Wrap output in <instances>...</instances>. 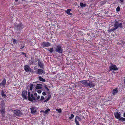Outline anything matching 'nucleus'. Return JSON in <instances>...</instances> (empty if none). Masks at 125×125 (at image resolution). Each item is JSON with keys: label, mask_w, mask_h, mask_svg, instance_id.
Returning <instances> with one entry per match:
<instances>
[{"label": "nucleus", "mask_w": 125, "mask_h": 125, "mask_svg": "<svg viewBox=\"0 0 125 125\" xmlns=\"http://www.w3.org/2000/svg\"><path fill=\"white\" fill-rule=\"evenodd\" d=\"M78 119L79 120L80 119V117H79L78 116H76L75 118V120H77V119Z\"/></svg>", "instance_id": "obj_30"}, {"label": "nucleus", "mask_w": 125, "mask_h": 125, "mask_svg": "<svg viewBox=\"0 0 125 125\" xmlns=\"http://www.w3.org/2000/svg\"><path fill=\"white\" fill-rule=\"evenodd\" d=\"M48 92V93H49V92H49V91Z\"/></svg>", "instance_id": "obj_50"}, {"label": "nucleus", "mask_w": 125, "mask_h": 125, "mask_svg": "<svg viewBox=\"0 0 125 125\" xmlns=\"http://www.w3.org/2000/svg\"><path fill=\"white\" fill-rule=\"evenodd\" d=\"M75 123L76 124V125H80L78 121L77 120H75Z\"/></svg>", "instance_id": "obj_33"}, {"label": "nucleus", "mask_w": 125, "mask_h": 125, "mask_svg": "<svg viewBox=\"0 0 125 125\" xmlns=\"http://www.w3.org/2000/svg\"><path fill=\"white\" fill-rule=\"evenodd\" d=\"M44 97L43 96H42L41 97L40 100L42 101L44 99Z\"/></svg>", "instance_id": "obj_34"}, {"label": "nucleus", "mask_w": 125, "mask_h": 125, "mask_svg": "<svg viewBox=\"0 0 125 125\" xmlns=\"http://www.w3.org/2000/svg\"><path fill=\"white\" fill-rule=\"evenodd\" d=\"M117 8H120V7L119 6H118L117 7Z\"/></svg>", "instance_id": "obj_48"}, {"label": "nucleus", "mask_w": 125, "mask_h": 125, "mask_svg": "<svg viewBox=\"0 0 125 125\" xmlns=\"http://www.w3.org/2000/svg\"><path fill=\"white\" fill-rule=\"evenodd\" d=\"M114 115L115 118L117 119H119L121 117V114L120 112H115L114 113Z\"/></svg>", "instance_id": "obj_8"}, {"label": "nucleus", "mask_w": 125, "mask_h": 125, "mask_svg": "<svg viewBox=\"0 0 125 125\" xmlns=\"http://www.w3.org/2000/svg\"><path fill=\"white\" fill-rule=\"evenodd\" d=\"M24 27V26L21 23H20L15 27V30L16 32L18 34H19L22 29Z\"/></svg>", "instance_id": "obj_2"}, {"label": "nucleus", "mask_w": 125, "mask_h": 125, "mask_svg": "<svg viewBox=\"0 0 125 125\" xmlns=\"http://www.w3.org/2000/svg\"><path fill=\"white\" fill-rule=\"evenodd\" d=\"M74 117V115H73V114H72L71 115V116L69 117V118L70 119H72Z\"/></svg>", "instance_id": "obj_28"}, {"label": "nucleus", "mask_w": 125, "mask_h": 125, "mask_svg": "<svg viewBox=\"0 0 125 125\" xmlns=\"http://www.w3.org/2000/svg\"><path fill=\"white\" fill-rule=\"evenodd\" d=\"M122 22L120 21H116L114 24V26L116 27L117 28H123Z\"/></svg>", "instance_id": "obj_3"}, {"label": "nucleus", "mask_w": 125, "mask_h": 125, "mask_svg": "<svg viewBox=\"0 0 125 125\" xmlns=\"http://www.w3.org/2000/svg\"><path fill=\"white\" fill-rule=\"evenodd\" d=\"M38 65L41 68H42L43 67V64L40 61H39Z\"/></svg>", "instance_id": "obj_20"}, {"label": "nucleus", "mask_w": 125, "mask_h": 125, "mask_svg": "<svg viewBox=\"0 0 125 125\" xmlns=\"http://www.w3.org/2000/svg\"><path fill=\"white\" fill-rule=\"evenodd\" d=\"M116 10L117 11H118L120 10V8H116Z\"/></svg>", "instance_id": "obj_40"}, {"label": "nucleus", "mask_w": 125, "mask_h": 125, "mask_svg": "<svg viewBox=\"0 0 125 125\" xmlns=\"http://www.w3.org/2000/svg\"><path fill=\"white\" fill-rule=\"evenodd\" d=\"M13 112L14 115L17 116H19L21 115L22 113L21 111L18 110H14Z\"/></svg>", "instance_id": "obj_7"}, {"label": "nucleus", "mask_w": 125, "mask_h": 125, "mask_svg": "<svg viewBox=\"0 0 125 125\" xmlns=\"http://www.w3.org/2000/svg\"><path fill=\"white\" fill-rule=\"evenodd\" d=\"M124 83L125 84V79H124Z\"/></svg>", "instance_id": "obj_47"}, {"label": "nucleus", "mask_w": 125, "mask_h": 125, "mask_svg": "<svg viewBox=\"0 0 125 125\" xmlns=\"http://www.w3.org/2000/svg\"><path fill=\"white\" fill-rule=\"evenodd\" d=\"M13 42L15 44L17 42V40H16L14 39H13Z\"/></svg>", "instance_id": "obj_32"}, {"label": "nucleus", "mask_w": 125, "mask_h": 125, "mask_svg": "<svg viewBox=\"0 0 125 125\" xmlns=\"http://www.w3.org/2000/svg\"><path fill=\"white\" fill-rule=\"evenodd\" d=\"M5 108H1L0 110V112L2 114V116L3 117H4L5 116Z\"/></svg>", "instance_id": "obj_12"}, {"label": "nucleus", "mask_w": 125, "mask_h": 125, "mask_svg": "<svg viewBox=\"0 0 125 125\" xmlns=\"http://www.w3.org/2000/svg\"><path fill=\"white\" fill-rule=\"evenodd\" d=\"M39 80L41 81L45 82V80L43 79V78L41 76H39L38 77Z\"/></svg>", "instance_id": "obj_18"}, {"label": "nucleus", "mask_w": 125, "mask_h": 125, "mask_svg": "<svg viewBox=\"0 0 125 125\" xmlns=\"http://www.w3.org/2000/svg\"><path fill=\"white\" fill-rule=\"evenodd\" d=\"M22 54L23 55H25V57H26V54L25 53H24L23 52H22Z\"/></svg>", "instance_id": "obj_42"}, {"label": "nucleus", "mask_w": 125, "mask_h": 125, "mask_svg": "<svg viewBox=\"0 0 125 125\" xmlns=\"http://www.w3.org/2000/svg\"><path fill=\"white\" fill-rule=\"evenodd\" d=\"M47 50L49 51L51 53H52L53 52V48H51L49 49H48Z\"/></svg>", "instance_id": "obj_23"}, {"label": "nucleus", "mask_w": 125, "mask_h": 125, "mask_svg": "<svg viewBox=\"0 0 125 125\" xmlns=\"http://www.w3.org/2000/svg\"><path fill=\"white\" fill-rule=\"evenodd\" d=\"M27 92L23 91L22 93V97L24 99H27V98L26 95H27Z\"/></svg>", "instance_id": "obj_11"}, {"label": "nucleus", "mask_w": 125, "mask_h": 125, "mask_svg": "<svg viewBox=\"0 0 125 125\" xmlns=\"http://www.w3.org/2000/svg\"><path fill=\"white\" fill-rule=\"evenodd\" d=\"M40 98V96H38L36 98V99L37 100L39 99Z\"/></svg>", "instance_id": "obj_38"}, {"label": "nucleus", "mask_w": 125, "mask_h": 125, "mask_svg": "<svg viewBox=\"0 0 125 125\" xmlns=\"http://www.w3.org/2000/svg\"><path fill=\"white\" fill-rule=\"evenodd\" d=\"M33 85L32 84H31L30 85V90H31L33 88Z\"/></svg>", "instance_id": "obj_29"}, {"label": "nucleus", "mask_w": 125, "mask_h": 125, "mask_svg": "<svg viewBox=\"0 0 125 125\" xmlns=\"http://www.w3.org/2000/svg\"><path fill=\"white\" fill-rule=\"evenodd\" d=\"M0 86H1V83L0 84Z\"/></svg>", "instance_id": "obj_49"}, {"label": "nucleus", "mask_w": 125, "mask_h": 125, "mask_svg": "<svg viewBox=\"0 0 125 125\" xmlns=\"http://www.w3.org/2000/svg\"><path fill=\"white\" fill-rule=\"evenodd\" d=\"M71 11V10L70 9H68L66 11V13L69 15H71L72 14L70 12Z\"/></svg>", "instance_id": "obj_19"}, {"label": "nucleus", "mask_w": 125, "mask_h": 125, "mask_svg": "<svg viewBox=\"0 0 125 125\" xmlns=\"http://www.w3.org/2000/svg\"><path fill=\"white\" fill-rule=\"evenodd\" d=\"M119 121H125V118L121 117L119 119Z\"/></svg>", "instance_id": "obj_24"}, {"label": "nucleus", "mask_w": 125, "mask_h": 125, "mask_svg": "<svg viewBox=\"0 0 125 125\" xmlns=\"http://www.w3.org/2000/svg\"><path fill=\"white\" fill-rule=\"evenodd\" d=\"M42 85L41 84H37L36 86V89H39L42 88Z\"/></svg>", "instance_id": "obj_17"}, {"label": "nucleus", "mask_w": 125, "mask_h": 125, "mask_svg": "<svg viewBox=\"0 0 125 125\" xmlns=\"http://www.w3.org/2000/svg\"><path fill=\"white\" fill-rule=\"evenodd\" d=\"M41 91L40 90H39L37 92L39 94H40L41 92Z\"/></svg>", "instance_id": "obj_39"}, {"label": "nucleus", "mask_w": 125, "mask_h": 125, "mask_svg": "<svg viewBox=\"0 0 125 125\" xmlns=\"http://www.w3.org/2000/svg\"><path fill=\"white\" fill-rule=\"evenodd\" d=\"M41 111L45 113V111L42 110V111Z\"/></svg>", "instance_id": "obj_45"}, {"label": "nucleus", "mask_w": 125, "mask_h": 125, "mask_svg": "<svg viewBox=\"0 0 125 125\" xmlns=\"http://www.w3.org/2000/svg\"><path fill=\"white\" fill-rule=\"evenodd\" d=\"M6 83V81L5 79L4 78L3 79L2 82L0 83L1 86H4L5 85Z\"/></svg>", "instance_id": "obj_16"}, {"label": "nucleus", "mask_w": 125, "mask_h": 125, "mask_svg": "<svg viewBox=\"0 0 125 125\" xmlns=\"http://www.w3.org/2000/svg\"><path fill=\"white\" fill-rule=\"evenodd\" d=\"M108 31L110 32H111L113 31L111 28V29H109L108 30Z\"/></svg>", "instance_id": "obj_36"}, {"label": "nucleus", "mask_w": 125, "mask_h": 125, "mask_svg": "<svg viewBox=\"0 0 125 125\" xmlns=\"http://www.w3.org/2000/svg\"><path fill=\"white\" fill-rule=\"evenodd\" d=\"M24 47V46H21L20 48L21 49H22Z\"/></svg>", "instance_id": "obj_43"}, {"label": "nucleus", "mask_w": 125, "mask_h": 125, "mask_svg": "<svg viewBox=\"0 0 125 125\" xmlns=\"http://www.w3.org/2000/svg\"><path fill=\"white\" fill-rule=\"evenodd\" d=\"M102 2H101V3H102Z\"/></svg>", "instance_id": "obj_51"}, {"label": "nucleus", "mask_w": 125, "mask_h": 125, "mask_svg": "<svg viewBox=\"0 0 125 125\" xmlns=\"http://www.w3.org/2000/svg\"><path fill=\"white\" fill-rule=\"evenodd\" d=\"M55 52L59 53H62L63 52V49L60 45H59L56 47Z\"/></svg>", "instance_id": "obj_5"}, {"label": "nucleus", "mask_w": 125, "mask_h": 125, "mask_svg": "<svg viewBox=\"0 0 125 125\" xmlns=\"http://www.w3.org/2000/svg\"><path fill=\"white\" fill-rule=\"evenodd\" d=\"M42 94L44 95H45L46 94V93L45 92H43L42 93Z\"/></svg>", "instance_id": "obj_41"}, {"label": "nucleus", "mask_w": 125, "mask_h": 125, "mask_svg": "<svg viewBox=\"0 0 125 125\" xmlns=\"http://www.w3.org/2000/svg\"><path fill=\"white\" fill-rule=\"evenodd\" d=\"M45 73L44 71H43V70L39 69H38L37 72H36V74H42V73Z\"/></svg>", "instance_id": "obj_13"}, {"label": "nucleus", "mask_w": 125, "mask_h": 125, "mask_svg": "<svg viewBox=\"0 0 125 125\" xmlns=\"http://www.w3.org/2000/svg\"><path fill=\"white\" fill-rule=\"evenodd\" d=\"M29 92L28 93V99L30 101H32L33 100L36 99V98L32 94H31L30 92H29V90H28Z\"/></svg>", "instance_id": "obj_4"}, {"label": "nucleus", "mask_w": 125, "mask_h": 125, "mask_svg": "<svg viewBox=\"0 0 125 125\" xmlns=\"http://www.w3.org/2000/svg\"><path fill=\"white\" fill-rule=\"evenodd\" d=\"M31 110V113L32 114L35 113L36 112V110L34 107H31L30 108Z\"/></svg>", "instance_id": "obj_15"}, {"label": "nucleus", "mask_w": 125, "mask_h": 125, "mask_svg": "<svg viewBox=\"0 0 125 125\" xmlns=\"http://www.w3.org/2000/svg\"><path fill=\"white\" fill-rule=\"evenodd\" d=\"M42 46L44 47H47L50 46V44L49 42H44L42 43L41 44Z\"/></svg>", "instance_id": "obj_10"}, {"label": "nucleus", "mask_w": 125, "mask_h": 125, "mask_svg": "<svg viewBox=\"0 0 125 125\" xmlns=\"http://www.w3.org/2000/svg\"><path fill=\"white\" fill-rule=\"evenodd\" d=\"M56 110L59 113H60L62 112V110L61 109H56Z\"/></svg>", "instance_id": "obj_25"}, {"label": "nucleus", "mask_w": 125, "mask_h": 125, "mask_svg": "<svg viewBox=\"0 0 125 125\" xmlns=\"http://www.w3.org/2000/svg\"><path fill=\"white\" fill-rule=\"evenodd\" d=\"M112 30L114 31V30H116V29H117V28L116 27H113L112 28Z\"/></svg>", "instance_id": "obj_31"}, {"label": "nucleus", "mask_w": 125, "mask_h": 125, "mask_svg": "<svg viewBox=\"0 0 125 125\" xmlns=\"http://www.w3.org/2000/svg\"><path fill=\"white\" fill-rule=\"evenodd\" d=\"M110 69V71H111L112 70H117L118 68L116 67V66L115 65L112 64L109 67Z\"/></svg>", "instance_id": "obj_9"}, {"label": "nucleus", "mask_w": 125, "mask_h": 125, "mask_svg": "<svg viewBox=\"0 0 125 125\" xmlns=\"http://www.w3.org/2000/svg\"><path fill=\"white\" fill-rule=\"evenodd\" d=\"M51 97V95H49L48 97L43 102H47L48 100H49L50 99Z\"/></svg>", "instance_id": "obj_22"}, {"label": "nucleus", "mask_w": 125, "mask_h": 125, "mask_svg": "<svg viewBox=\"0 0 125 125\" xmlns=\"http://www.w3.org/2000/svg\"><path fill=\"white\" fill-rule=\"evenodd\" d=\"M44 88L46 89L48 91H49V89L47 87L46 85H45L44 86Z\"/></svg>", "instance_id": "obj_35"}, {"label": "nucleus", "mask_w": 125, "mask_h": 125, "mask_svg": "<svg viewBox=\"0 0 125 125\" xmlns=\"http://www.w3.org/2000/svg\"><path fill=\"white\" fill-rule=\"evenodd\" d=\"M1 95L2 96L4 97H6V95L4 94V92L3 91H2Z\"/></svg>", "instance_id": "obj_27"}, {"label": "nucleus", "mask_w": 125, "mask_h": 125, "mask_svg": "<svg viewBox=\"0 0 125 125\" xmlns=\"http://www.w3.org/2000/svg\"><path fill=\"white\" fill-rule=\"evenodd\" d=\"M123 116L124 117H125V112L124 113Z\"/></svg>", "instance_id": "obj_44"}, {"label": "nucleus", "mask_w": 125, "mask_h": 125, "mask_svg": "<svg viewBox=\"0 0 125 125\" xmlns=\"http://www.w3.org/2000/svg\"><path fill=\"white\" fill-rule=\"evenodd\" d=\"M50 109H48L47 110H46L45 111V114H47L50 111Z\"/></svg>", "instance_id": "obj_26"}, {"label": "nucleus", "mask_w": 125, "mask_h": 125, "mask_svg": "<svg viewBox=\"0 0 125 125\" xmlns=\"http://www.w3.org/2000/svg\"><path fill=\"white\" fill-rule=\"evenodd\" d=\"M86 4L85 3H83L82 2L80 3V5L82 7H84L86 6Z\"/></svg>", "instance_id": "obj_21"}, {"label": "nucleus", "mask_w": 125, "mask_h": 125, "mask_svg": "<svg viewBox=\"0 0 125 125\" xmlns=\"http://www.w3.org/2000/svg\"><path fill=\"white\" fill-rule=\"evenodd\" d=\"M33 95H34V96L35 97H36L37 96V94L36 93H35Z\"/></svg>", "instance_id": "obj_37"}, {"label": "nucleus", "mask_w": 125, "mask_h": 125, "mask_svg": "<svg viewBox=\"0 0 125 125\" xmlns=\"http://www.w3.org/2000/svg\"><path fill=\"white\" fill-rule=\"evenodd\" d=\"M120 1L121 2H123V0H120Z\"/></svg>", "instance_id": "obj_46"}, {"label": "nucleus", "mask_w": 125, "mask_h": 125, "mask_svg": "<svg viewBox=\"0 0 125 125\" xmlns=\"http://www.w3.org/2000/svg\"><path fill=\"white\" fill-rule=\"evenodd\" d=\"M80 82L81 83L83 84L86 87H88L89 88L94 87L95 86L94 83L92 81L88 80H83L80 81Z\"/></svg>", "instance_id": "obj_1"}, {"label": "nucleus", "mask_w": 125, "mask_h": 125, "mask_svg": "<svg viewBox=\"0 0 125 125\" xmlns=\"http://www.w3.org/2000/svg\"><path fill=\"white\" fill-rule=\"evenodd\" d=\"M118 92L117 88H116L113 90L112 94L113 95H115L117 94Z\"/></svg>", "instance_id": "obj_14"}, {"label": "nucleus", "mask_w": 125, "mask_h": 125, "mask_svg": "<svg viewBox=\"0 0 125 125\" xmlns=\"http://www.w3.org/2000/svg\"><path fill=\"white\" fill-rule=\"evenodd\" d=\"M24 69L25 71L27 72H32L33 71V70H32L28 65H26L24 66Z\"/></svg>", "instance_id": "obj_6"}]
</instances>
